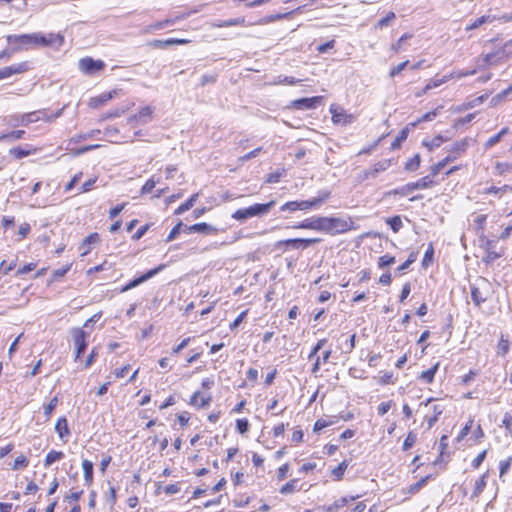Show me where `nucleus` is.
<instances>
[{
    "label": "nucleus",
    "instance_id": "f257e3e1",
    "mask_svg": "<svg viewBox=\"0 0 512 512\" xmlns=\"http://www.w3.org/2000/svg\"><path fill=\"white\" fill-rule=\"evenodd\" d=\"M321 225V232L331 236L358 229V225L355 224L351 217L344 219L334 216H322Z\"/></svg>",
    "mask_w": 512,
    "mask_h": 512
},
{
    "label": "nucleus",
    "instance_id": "f03ea898",
    "mask_svg": "<svg viewBox=\"0 0 512 512\" xmlns=\"http://www.w3.org/2000/svg\"><path fill=\"white\" fill-rule=\"evenodd\" d=\"M276 205V200H271L267 203H255L249 207L237 209L232 213V219L245 222L252 217H261L269 213V211Z\"/></svg>",
    "mask_w": 512,
    "mask_h": 512
},
{
    "label": "nucleus",
    "instance_id": "7ed1b4c3",
    "mask_svg": "<svg viewBox=\"0 0 512 512\" xmlns=\"http://www.w3.org/2000/svg\"><path fill=\"white\" fill-rule=\"evenodd\" d=\"M432 184H433L432 177L424 176V177L420 178L419 180H417L416 182H410L401 187L389 190V191L385 192L384 196L385 197H390L393 195L406 196V195L412 193L414 190L429 188L432 186Z\"/></svg>",
    "mask_w": 512,
    "mask_h": 512
},
{
    "label": "nucleus",
    "instance_id": "20e7f679",
    "mask_svg": "<svg viewBox=\"0 0 512 512\" xmlns=\"http://www.w3.org/2000/svg\"><path fill=\"white\" fill-rule=\"evenodd\" d=\"M70 334L72 336L74 346H75V361H77L87 349V346H88L87 339L90 336V332L87 330H84L83 328L73 327L70 330Z\"/></svg>",
    "mask_w": 512,
    "mask_h": 512
},
{
    "label": "nucleus",
    "instance_id": "39448f33",
    "mask_svg": "<svg viewBox=\"0 0 512 512\" xmlns=\"http://www.w3.org/2000/svg\"><path fill=\"white\" fill-rule=\"evenodd\" d=\"M34 46L51 47L59 49L64 43V36L61 33H34Z\"/></svg>",
    "mask_w": 512,
    "mask_h": 512
},
{
    "label": "nucleus",
    "instance_id": "423d86ee",
    "mask_svg": "<svg viewBox=\"0 0 512 512\" xmlns=\"http://www.w3.org/2000/svg\"><path fill=\"white\" fill-rule=\"evenodd\" d=\"M321 241L320 238H293L279 240L274 244L275 249H281L282 247H291L293 249H307L313 244H317Z\"/></svg>",
    "mask_w": 512,
    "mask_h": 512
},
{
    "label": "nucleus",
    "instance_id": "0eeeda50",
    "mask_svg": "<svg viewBox=\"0 0 512 512\" xmlns=\"http://www.w3.org/2000/svg\"><path fill=\"white\" fill-rule=\"evenodd\" d=\"M489 282L481 278L477 285H471V299L475 306L480 307L488 299Z\"/></svg>",
    "mask_w": 512,
    "mask_h": 512
},
{
    "label": "nucleus",
    "instance_id": "6e6552de",
    "mask_svg": "<svg viewBox=\"0 0 512 512\" xmlns=\"http://www.w3.org/2000/svg\"><path fill=\"white\" fill-rule=\"evenodd\" d=\"M34 33L22 34V35H8L7 42L12 45L13 48L10 50L12 54L19 49H28L34 46Z\"/></svg>",
    "mask_w": 512,
    "mask_h": 512
},
{
    "label": "nucleus",
    "instance_id": "1a4fd4ad",
    "mask_svg": "<svg viewBox=\"0 0 512 512\" xmlns=\"http://www.w3.org/2000/svg\"><path fill=\"white\" fill-rule=\"evenodd\" d=\"M165 265L164 264H160L159 266H157L156 268H153V269H150L148 270L147 272H145L144 274L140 275L139 277H136L134 278L133 280H131L130 282H128L126 285H124L121 289H120V292L121 293H124V292H127L137 286H139L140 284L148 281L149 279H151L152 277H154L156 274H158L160 271H162L164 269Z\"/></svg>",
    "mask_w": 512,
    "mask_h": 512
},
{
    "label": "nucleus",
    "instance_id": "9d476101",
    "mask_svg": "<svg viewBox=\"0 0 512 512\" xmlns=\"http://www.w3.org/2000/svg\"><path fill=\"white\" fill-rule=\"evenodd\" d=\"M105 63L102 60H95L92 57H84L79 60V69L86 75H94L103 70Z\"/></svg>",
    "mask_w": 512,
    "mask_h": 512
},
{
    "label": "nucleus",
    "instance_id": "9b49d317",
    "mask_svg": "<svg viewBox=\"0 0 512 512\" xmlns=\"http://www.w3.org/2000/svg\"><path fill=\"white\" fill-rule=\"evenodd\" d=\"M321 101V96L305 97L293 100L291 102V107L297 110H311L316 108L321 103Z\"/></svg>",
    "mask_w": 512,
    "mask_h": 512
},
{
    "label": "nucleus",
    "instance_id": "f8f14e48",
    "mask_svg": "<svg viewBox=\"0 0 512 512\" xmlns=\"http://www.w3.org/2000/svg\"><path fill=\"white\" fill-rule=\"evenodd\" d=\"M39 120L36 112L25 113L21 115L10 116L8 124L12 127L28 126L30 123Z\"/></svg>",
    "mask_w": 512,
    "mask_h": 512
},
{
    "label": "nucleus",
    "instance_id": "ddd939ff",
    "mask_svg": "<svg viewBox=\"0 0 512 512\" xmlns=\"http://www.w3.org/2000/svg\"><path fill=\"white\" fill-rule=\"evenodd\" d=\"M330 113L332 114V121L335 124L348 125L355 120L354 115L348 114L344 109L334 107L333 105L330 107Z\"/></svg>",
    "mask_w": 512,
    "mask_h": 512
},
{
    "label": "nucleus",
    "instance_id": "4468645a",
    "mask_svg": "<svg viewBox=\"0 0 512 512\" xmlns=\"http://www.w3.org/2000/svg\"><path fill=\"white\" fill-rule=\"evenodd\" d=\"M322 216H312L293 225V229H307L321 232Z\"/></svg>",
    "mask_w": 512,
    "mask_h": 512
},
{
    "label": "nucleus",
    "instance_id": "2eb2a0df",
    "mask_svg": "<svg viewBox=\"0 0 512 512\" xmlns=\"http://www.w3.org/2000/svg\"><path fill=\"white\" fill-rule=\"evenodd\" d=\"M218 231L214 226L205 222L196 223L191 226H184V233H202V234H216Z\"/></svg>",
    "mask_w": 512,
    "mask_h": 512
},
{
    "label": "nucleus",
    "instance_id": "dca6fc26",
    "mask_svg": "<svg viewBox=\"0 0 512 512\" xmlns=\"http://www.w3.org/2000/svg\"><path fill=\"white\" fill-rule=\"evenodd\" d=\"M211 401V394L202 395L200 391H196L191 396L189 404L199 409L209 406Z\"/></svg>",
    "mask_w": 512,
    "mask_h": 512
},
{
    "label": "nucleus",
    "instance_id": "f3484780",
    "mask_svg": "<svg viewBox=\"0 0 512 512\" xmlns=\"http://www.w3.org/2000/svg\"><path fill=\"white\" fill-rule=\"evenodd\" d=\"M27 70L26 63H20L16 65H11L0 69V80L9 78L15 74L22 73Z\"/></svg>",
    "mask_w": 512,
    "mask_h": 512
},
{
    "label": "nucleus",
    "instance_id": "a211bd4d",
    "mask_svg": "<svg viewBox=\"0 0 512 512\" xmlns=\"http://www.w3.org/2000/svg\"><path fill=\"white\" fill-rule=\"evenodd\" d=\"M100 241V236L98 233H91L87 237L84 238L83 242L80 246L81 256H86L91 251V246Z\"/></svg>",
    "mask_w": 512,
    "mask_h": 512
},
{
    "label": "nucleus",
    "instance_id": "6ab92c4d",
    "mask_svg": "<svg viewBox=\"0 0 512 512\" xmlns=\"http://www.w3.org/2000/svg\"><path fill=\"white\" fill-rule=\"evenodd\" d=\"M33 152H35V149L29 144L13 147L9 150V154L18 160L31 155Z\"/></svg>",
    "mask_w": 512,
    "mask_h": 512
},
{
    "label": "nucleus",
    "instance_id": "aec40b11",
    "mask_svg": "<svg viewBox=\"0 0 512 512\" xmlns=\"http://www.w3.org/2000/svg\"><path fill=\"white\" fill-rule=\"evenodd\" d=\"M391 166V160H383L374 164L370 171L365 172V178H374L379 172L387 170Z\"/></svg>",
    "mask_w": 512,
    "mask_h": 512
},
{
    "label": "nucleus",
    "instance_id": "412c9836",
    "mask_svg": "<svg viewBox=\"0 0 512 512\" xmlns=\"http://www.w3.org/2000/svg\"><path fill=\"white\" fill-rule=\"evenodd\" d=\"M468 146H469L468 138H463L460 141H456L452 145L449 155L456 156V159H457L462 153H464L467 150Z\"/></svg>",
    "mask_w": 512,
    "mask_h": 512
},
{
    "label": "nucleus",
    "instance_id": "4be33fe9",
    "mask_svg": "<svg viewBox=\"0 0 512 512\" xmlns=\"http://www.w3.org/2000/svg\"><path fill=\"white\" fill-rule=\"evenodd\" d=\"M55 431L59 435L60 439L64 440L66 437L70 435V430L68 427V421L66 417H60L55 425Z\"/></svg>",
    "mask_w": 512,
    "mask_h": 512
},
{
    "label": "nucleus",
    "instance_id": "5701e85b",
    "mask_svg": "<svg viewBox=\"0 0 512 512\" xmlns=\"http://www.w3.org/2000/svg\"><path fill=\"white\" fill-rule=\"evenodd\" d=\"M245 24V18L244 17H238L228 20H216L212 23V27L215 28H223V27H230V26H239Z\"/></svg>",
    "mask_w": 512,
    "mask_h": 512
},
{
    "label": "nucleus",
    "instance_id": "b1692460",
    "mask_svg": "<svg viewBox=\"0 0 512 512\" xmlns=\"http://www.w3.org/2000/svg\"><path fill=\"white\" fill-rule=\"evenodd\" d=\"M26 132L24 130H13L8 133L0 134V142L12 143L24 138Z\"/></svg>",
    "mask_w": 512,
    "mask_h": 512
},
{
    "label": "nucleus",
    "instance_id": "393cba45",
    "mask_svg": "<svg viewBox=\"0 0 512 512\" xmlns=\"http://www.w3.org/2000/svg\"><path fill=\"white\" fill-rule=\"evenodd\" d=\"M82 468L84 473V481L86 486H90L93 482V469L94 465L93 462L84 459L82 461Z\"/></svg>",
    "mask_w": 512,
    "mask_h": 512
},
{
    "label": "nucleus",
    "instance_id": "a878e982",
    "mask_svg": "<svg viewBox=\"0 0 512 512\" xmlns=\"http://www.w3.org/2000/svg\"><path fill=\"white\" fill-rule=\"evenodd\" d=\"M188 41L185 39H177V38H169L166 40H153L150 42V45L155 48H165L167 46L175 45V44H185Z\"/></svg>",
    "mask_w": 512,
    "mask_h": 512
},
{
    "label": "nucleus",
    "instance_id": "bb28decb",
    "mask_svg": "<svg viewBox=\"0 0 512 512\" xmlns=\"http://www.w3.org/2000/svg\"><path fill=\"white\" fill-rule=\"evenodd\" d=\"M358 496L341 497L335 500L330 506L326 508V512H336L338 509L346 506L350 501H354Z\"/></svg>",
    "mask_w": 512,
    "mask_h": 512
},
{
    "label": "nucleus",
    "instance_id": "cd10ccee",
    "mask_svg": "<svg viewBox=\"0 0 512 512\" xmlns=\"http://www.w3.org/2000/svg\"><path fill=\"white\" fill-rule=\"evenodd\" d=\"M454 78V73H450L448 75H444L441 78H435L431 79L426 86L423 89V93H426L427 91L436 88L446 82H448L450 79Z\"/></svg>",
    "mask_w": 512,
    "mask_h": 512
},
{
    "label": "nucleus",
    "instance_id": "c85d7f7f",
    "mask_svg": "<svg viewBox=\"0 0 512 512\" xmlns=\"http://www.w3.org/2000/svg\"><path fill=\"white\" fill-rule=\"evenodd\" d=\"M456 160V156H446L443 160L439 161L438 163L434 164L431 167V173L429 176L432 177V179L440 173V171L450 162Z\"/></svg>",
    "mask_w": 512,
    "mask_h": 512
},
{
    "label": "nucleus",
    "instance_id": "c756f323",
    "mask_svg": "<svg viewBox=\"0 0 512 512\" xmlns=\"http://www.w3.org/2000/svg\"><path fill=\"white\" fill-rule=\"evenodd\" d=\"M495 20H496V16L495 15H483V16L477 18L473 23L468 25L466 27V31L477 29L480 26H482L483 24L491 23V22H493Z\"/></svg>",
    "mask_w": 512,
    "mask_h": 512
},
{
    "label": "nucleus",
    "instance_id": "7c9ffc66",
    "mask_svg": "<svg viewBox=\"0 0 512 512\" xmlns=\"http://www.w3.org/2000/svg\"><path fill=\"white\" fill-rule=\"evenodd\" d=\"M410 125L408 124L405 128H403L399 133L398 135L396 136V138L393 140V142L391 143V149L392 150H395V149H398L402 142L405 141L409 135V132H410Z\"/></svg>",
    "mask_w": 512,
    "mask_h": 512
},
{
    "label": "nucleus",
    "instance_id": "2f4dec72",
    "mask_svg": "<svg viewBox=\"0 0 512 512\" xmlns=\"http://www.w3.org/2000/svg\"><path fill=\"white\" fill-rule=\"evenodd\" d=\"M510 350L509 340L501 334L499 342L497 344L496 353L498 356L505 357Z\"/></svg>",
    "mask_w": 512,
    "mask_h": 512
},
{
    "label": "nucleus",
    "instance_id": "473e14b6",
    "mask_svg": "<svg viewBox=\"0 0 512 512\" xmlns=\"http://www.w3.org/2000/svg\"><path fill=\"white\" fill-rule=\"evenodd\" d=\"M199 194L198 193H195L193 194L188 200H186L184 203H182L176 210H175V214L176 215H181L183 213H185L186 211H188L189 209H191L197 198H198Z\"/></svg>",
    "mask_w": 512,
    "mask_h": 512
},
{
    "label": "nucleus",
    "instance_id": "72a5a7b5",
    "mask_svg": "<svg viewBox=\"0 0 512 512\" xmlns=\"http://www.w3.org/2000/svg\"><path fill=\"white\" fill-rule=\"evenodd\" d=\"M438 367H439V363H436L434 366H432L428 370L423 371L420 374L419 379L428 384L432 383L434 381L435 374L438 371Z\"/></svg>",
    "mask_w": 512,
    "mask_h": 512
},
{
    "label": "nucleus",
    "instance_id": "f704fd0d",
    "mask_svg": "<svg viewBox=\"0 0 512 512\" xmlns=\"http://www.w3.org/2000/svg\"><path fill=\"white\" fill-rule=\"evenodd\" d=\"M63 457L64 453L62 451L51 450L47 453L45 457L44 466L49 467L54 462L61 460Z\"/></svg>",
    "mask_w": 512,
    "mask_h": 512
},
{
    "label": "nucleus",
    "instance_id": "c9c22d12",
    "mask_svg": "<svg viewBox=\"0 0 512 512\" xmlns=\"http://www.w3.org/2000/svg\"><path fill=\"white\" fill-rule=\"evenodd\" d=\"M488 477V472L484 473L476 482L474 485L472 498L478 497L486 487V479Z\"/></svg>",
    "mask_w": 512,
    "mask_h": 512
},
{
    "label": "nucleus",
    "instance_id": "e433bc0d",
    "mask_svg": "<svg viewBox=\"0 0 512 512\" xmlns=\"http://www.w3.org/2000/svg\"><path fill=\"white\" fill-rule=\"evenodd\" d=\"M348 465H349L348 461L343 460L341 463H339V465L337 467H335L332 470V476H333L334 480L340 481L343 478V475H344L346 469L348 468Z\"/></svg>",
    "mask_w": 512,
    "mask_h": 512
},
{
    "label": "nucleus",
    "instance_id": "4c0bfd02",
    "mask_svg": "<svg viewBox=\"0 0 512 512\" xmlns=\"http://www.w3.org/2000/svg\"><path fill=\"white\" fill-rule=\"evenodd\" d=\"M386 223L390 226L394 233L399 232L403 227L402 219L399 215L387 218Z\"/></svg>",
    "mask_w": 512,
    "mask_h": 512
},
{
    "label": "nucleus",
    "instance_id": "58836bf2",
    "mask_svg": "<svg viewBox=\"0 0 512 512\" xmlns=\"http://www.w3.org/2000/svg\"><path fill=\"white\" fill-rule=\"evenodd\" d=\"M421 157L419 154H415L412 158H410L404 166V169L407 171H416L420 167Z\"/></svg>",
    "mask_w": 512,
    "mask_h": 512
},
{
    "label": "nucleus",
    "instance_id": "ea45409f",
    "mask_svg": "<svg viewBox=\"0 0 512 512\" xmlns=\"http://www.w3.org/2000/svg\"><path fill=\"white\" fill-rule=\"evenodd\" d=\"M159 182H160V178L156 179L155 176H152L151 178H149L140 190L141 195L150 193L155 188L156 184Z\"/></svg>",
    "mask_w": 512,
    "mask_h": 512
},
{
    "label": "nucleus",
    "instance_id": "a19ab883",
    "mask_svg": "<svg viewBox=\"0 0 512 512\" xmlns=\"http://www.w3.org/2000/svg\"><path fill=\"white\" fill-rule=\"evenodd\" d=\"M434 258V247L433 244L430 243L424 253V257L422 259V267L427 268L433 261Z\"/></svg>",
    "mask_w": 512,
    "mask_h": 512
},
{
    "label": "nucleus",
    "instance_id": "79ce46f5",
    "mask_svg": "<svg viewBox=\"0 0 512 512\" xmlns=\"http://www.w3.org/2000/svg\"><path fill=\"white\" fill-rule=\"evenodd\" d=\"M299 204H300L301 211L316 209V208L320 207L319 201L317 202L315 197L308 199V200H300Z\"/></svg>",
    "mask_w": 512,
    "mask_h": 512
},
{
    "label": "nucleus",
    "instance_id": "37998d69",
    "mask_svg": "<svg viewBox=\"0 0 512 512\" xmlns=\"http://www.w3.org/2000/svg\"><path fill=\"white\" fill-rule=\"evenodd\" d=\"M444 407L441 405L433 406V416L427 419L428 427L431 428L438 421L439 416L443 413Z\"/></svg>",
    "mask_w": 512,
    "mask_h": 512
},
{
    "label": "nucleus",
    "instance_id": "c03bdc74",
    "mask_svg": "<svg viewBox=\"0 0 512 512\" xmlns=\"http://www.w3.org/2000/svg\"><path fill=\"white\" fill-rule=\"evenodd\" d=\"M438 114V109L425 113L421 118L417 119L414 122L409 123L412 128H415L420 122L423 121H432Z\"/></svg>",
    "mask_w": 512,
    "mask_h": 512
},
{
    "label": "nucleus",
    "instance_id": "a18cd8bd",
    "mask_svg": "<svg viewBox=\"0 0 512 512\" xmlns=\"http://www.w3.org/2000/svg\"><path fill=\"white\" fill-rule=\"evenodd\" d=\"M512 92V84L491 99V106L497 105Z\"/></svg>",
    "mask_w": 512,
    "mask_h": 512
},
{
    "label": "nucleus",
    "instance_id": "49530a36",
    "mask_svg": "<svg viewBox=\"0 0 512 512\" xmlns=\"http://www.w3.org/2000/svg\"><path fill=\"white\" fill-rule=\"evenodd\" d=\"M299 210H301V209H300V204H299L298 200L286 202L285 204H283L280 207V211H282V212L293 213V212H296Z\"/></svg>",
    "mask_w": 512,
    "mask_h": 512
},
{
    "label": "nucleus",
    "instance_id": "de8ad7c7",
    "mask_svg": "<svg viewBox=\"0 0 512 512\" xmlns=\"http://www.w3.org/2000/svg\"><path fill=\"white\" fill-rule=\"evenodd\" d=\"M297 483H298L297 479L290 480L289 482H287L285 485H283L281 487L280 493L284 494V495L293 493L297 489Z\"/></svg>",
    "mask_w": 512,
    "mask_h": 512
},
{
    "label": "nucleus",
    "instance_id": "09e8293b",
    "mask_svg": "<svg viewBox=\"0 0 512 512\" xmlns=\"http://www.w3.org/2000/svg\"><path fill=\"white\" fill-rule=\"evenodd\" d=\"M444 138L441 135L434 137L431 141H423V145L428 148L429 151L434 150L435 148L440 147L443 143Z\"/></svg>",
    "mask_w": 512,
    "mask_h": 512
},
{
    "label": "nucleus",
    "instance_id": "8fccbe9b",
    "mask_svg": "<svg viewBox=\"0 0 512 512\" xmlns=\"http://www.w3.org/2000/svg\"><path fill=\"white\" fill-rule=\"evenodd\" d=\"M417 441V434L414 433L413 431H410L405 440H404V443H403V450L404 451H407L409 450L410 448H412L414 446V444L416 443Z\"/></svg>",
    "mask_w": 512,
    "mask_h": 512
},
{
    "label": "nucleus",
    "instance_id": "3c124183",
    "mask_svg": "<svg viewBox=\"0 0 512 512\" xmlns=\"http://www.w3.org/2000/svg\"><path fill=\"white\" fill-rule=\"evenodd\" d=\"M184 224L180 221L178 222L173 228L172 230L170 231V233L168 234L167 238H166V242H171L173 241L177 235L183 231L184 232Z\"/></svg>",
    "mask_w": 512,
    "mask_h": 512
},
{
    "label": "nucleus",
    "instance_id": "603ef678",
    "mask_svg": "<svg viewBox=\"0 0 512 512\" xmlns=\"http://www.w3.org/2000/svg\"><path fill=\"white\" fill-rule=\"evenodd\" d=\"M395 263V257L389 254H385L378 259V267L383 269Z\"/></svg>",
    "mask_w": 512,
    "mask_h": 512
},
{
    "label": "nucleus",
    "instance_id": "864d4df0",
    "mask_svg": "<svg viewBox=\"0 0 512 512\" xmlns=\"http://www.w3.org/2000/svg\"><path fill=\"white\" fill-rule=\"evenodd\" d=\"M512 464V456L505 460H501L499 463V476L502 478L510 469Z\"/></svg>",
    "mask_w": 512,
    "mask_h": 512
},
{
    "label": "nucleus",
    "instance_id": "5fc2aeb1",
    "mask_svg": "<svg viewBox=\"0 0 512 512\" xmlns=\"http://www.w3.org/2000/svg\"><path fill=\"white\" fill-rule=\"evenodd\" d=\"M430 479V475L422 477L419 481L410 486L409 492L414 494L417 493Z\"/></svg>",
    "mask_w": 512,
    "mask_h": 512
},
{
    "label": "nucleus",
    "instance_id": "6e6d98bb",
    "mask_svg": "<svg viewBox=\"0 0 512 512\" xmlns=\"http://www.w3.org/2000/svg\"><path fill=\"white\" fill-rule=\"evenodd\" d=\"M502 426L505 427L506 431L512 437V415L506 412L502 419Z\"/></svg>",
    "mask_w": 512,
    "mask_h": 512
},
{
    "label": "nucleus",
    "instance_id": "4d7b16f0",
    "mask_svg": "<svg viewBox=\"0 0 512 512\" xmlns=\"http://www.w3.org/2000/svg\"><path fill=\"white\" fill-rule=\"evenodd\" d=\"M416 259H417V253H415V252H411V253L409 254V256H408L407 260H406L404 263H402V264L397 268V270H398L399 272H402V271H404V270L408 269V268H409V266H410L413 262H415V261H416Z\"/></svg>",
    "mask_w": 512,
    "mask_h": 512
},
{
    "label": "nucleus",
    "instance_id": "13d9d810",
    "mask_svg": "<svg viewBox=\"0 0 512 512\" xmlns=\"http://www.w3.org/2000/svg\"><path fill=\"white\" fill-rule=\"evenodd\" d=\"M396 18V15L394 12H389L385 17L381 18L378 22H377V27L378 28H383V27H386L390 24V22L392 20H394Z\"/></svg>",
    "mask_w": 512,
    "mask_h": 512
},
{
    "label": "nucleus",
    "instance_id": "bf43d9fd",
    "mask_svg": "<svg viewBox=\"0 0 512 512\" xmlns=\"http://www.w3.org/2000/svg\"><path fill=\"white\" fill-rule=\"evenodd\" d=\"M28 464H29V461H28L27 457L24 455H20V456L16 457V459L14 461L13 469L17 470L20 468H25L28 466Z\"/></svg>",
    "mask_w": 512,
    "mask_h": 512
},
{
    "label": "nucleus",
    "instance_id": "052dcab7",
    "mask_svg": "<svg viewBox=\"0 0 512 512\" xmlns=\"http://www.w3.org/2000/svg\"><path fill=\"white\" fill-rule=\"evenodd\" d=\"M501 255L495 251L488 250L486 254L482 257V261L486 264L492 263L494 260L500 258Z\"/></svg>",
    "mask_w": 512,
    "mask_h": 512
},
{
    "label": "nucleus",
    "instance_id": "680f3d73",
    "mask_svg": "<svg viewBox=\"0 0 512 512\" xmlns=\"http://www.w3.org/2000/svg\"><path fill=\"white\" fill-rule=\"evenodd\" d=\"M249 422L247 419H237L236 428L240 434H244L249 430Z\"/></svg>",
    "mask_w": 512,
    "mask_h": 512
},
{
    "label": "nucleus",
    "instance_id": "e2e57ef3",
    "mask_svg": "<svg viewBox=\"0 0 512 512\" xmlns=\"http://www.w3.org/2000/svg\"><path fill=\"white\" fill-rule=\"evenodd\" d=\"M151 114L152 109L149 106L143 107L138 113V119L141 122L146 123L148 121L147 119L150 118Z\"/></svg>",
    "mask_w": 512,
    "mask_h": 512
},
{
    "label": "nucleus",
    "instance_id": "0e129e2a",
    "mask_svg": "<svg viewBox=\"0 0 512 512\" xmlns=\"http://www.w3.org/2000/svg\"><path fill=\"white\" fill-rule=\"evenodd\" d=\"M355 340H356L355 334L351 335L350 338L348 340H346V342L342 346V350L344 353H350L354 349Z\"/></svg>",
    "mask_w": 512,
    "mask_h": 512
},
{
    "label": "nucleus",
    "instance_id": "69168bd1",
    "mask_svg": "<svg viewBox=\"0 0 512 512\" xmlns=\"http://www.w3.org/2000/svg\"><path fill=\"white\" fill-rule=\"evenodd\" d=\"M58 404V398L53 397L49 403L44 407V414L46 416H50L51 413L55 410L56 406Z\"/></svg>",
    "mask_w": 512,
    "mask_h": 512
},
{
    "label": "nucleus",
    "instance_id": "338daca9",
    "mask_svg": "<svg viewBox=\"0 0 512 512\" xmlns=\"http://www.w3.org/2000/svg\"><path fill=\"white\" fill-rule=\"evenodd\" d=\"M334 422L333 421H327V420H324V419H319L315 422L314 424V431L315 432H319L321 431L322 429L330 426V425H333Z\"/></svg>",
    "mask_w": 512,
    "mask_h": 512
},
{
    "label": "nucleus",
    "instance_id": "774afa93",
    "mask_svg": "<svg viewBox=\"0 0 512 512\" xmlns=\"http://www.w3.org/2000/svg\"><path fill=\"white\" fill-rule=\"evenodd\" d=\"M475 118V113L467 114L465 117L459 118L455 121L454 127L457 128L461 125L470 123Z\"/></svg>",
    "mask_w": 512,
    "mask_h": 512
}]
</instances>
